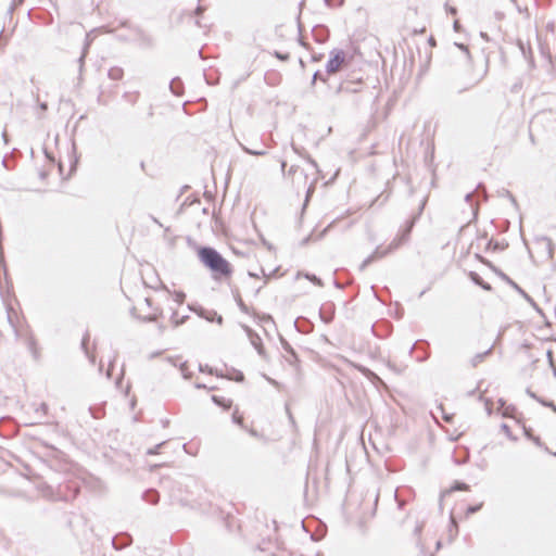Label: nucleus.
<instances>
[{
  "instance_id": "nucleus-1",
  "label": "nucleus",
  "mask_w": 556,
  "mask_h": 556,
  "mask_svg": "<svg viewBox=\"0 0 556 556\" xmlns=\"http://www.w3.org/2000/svg\"><path fill=\"white\" fill-rule=\"evenodd\" d=\"M292 149L296 154L307 161L309 168H301L298 165H292L287 173V177L291 180L292 187L298 191L306 189V198H308L314 192L315 185L319 179V168L315 160L293 143Z\"/></svg>"
},
{
  "instance_id": "nucleus-2",
  "label": "nucleus",
  "mask_w": 556,
  "mask_h": 556,
  "mask_svg": "<svg viewBox=\"0 0 556 556\" xmlns=\"http://www.w3.org/2000/svg\"><path fill=\"white\" fill-rule=\"evenodd\" d=\"M198 255L200 261L213 271L215 277H227L231 274L230 264L216 250L201 248Z\"/></svg>"
},
{
  "instance_id": "nucleus-3",
  "label": "nucleus",
  "mask_w": 556,
  "mask_h": 556,
  "mask_svg": "<svg viewBox=\"0 0 556 556\" xmlns=\"http://www.w3.org/2000/svg\"><path fill=\"white\" fill-rule=\"evenodd\" d=\"M412 225L410 224L404 231L401 236H399L397 238H395L387 248H381V247H377L375 249V251L367 257L363 261L362 265H361V269H364L365 267H367L370 263H372L374 261L376 260H380L384 256H387L389 253L393 252L394 250H396L403 242H405L408 238V235L410 232V229H412Z\"/></svg>"
},
{
  "instance_id": "nucleus-4",
  "label": "nucleus",
  "mask_w": 556,
  "mask_h": 556,
  "mask_svg": "<svg viewBox=\"0 0 556 556\" xmlns=\"http://www.w3.org/2000/svg\"><path fill=\"white\" fill-rule=\"evenodd\" d=\"M345 62V53L342 50H333L331 52V58L327 62L326 71L328 74L337 73L342 64Z\"/></svg>"
},
{
  "instance_id": "nucleus-5",
  "label": "nucleus",
  "mask_w": 556,
  "mask_h": 556,
  "mask_svg": "<svg viewBox=\"0 0 556 556\" xmlns=\"http://www.w3.org/2000/svg\"><path fill=\"white\" fill-rule=\"evenodd\" d=\"M243 329L250 340V343L255 348V350L261 356H264V348L262 344L261 337L248 326H243Z\"/></svg>"
},
{
  "instance_id": "nucleus-6",
  "label": "nucleus",
  "mask_w": 556,
  "mask_h": 556,
  "mask_svg": "<svg viewBox=\"0 0 556 556\" xmlns=\"http://www.w3.org/2000/svg\"><path fill=\"white\" fill-rule=\"evenodd\" d=\"M536 244L542 249L545 256L551 260L554 255V244L549 238L542 237L536 240Z\"/></svg>"
},
{
  "instance_id": "nucleus-7",
  "label": "nucleus",
  "mask_w": 556,
  "mask_h": 556,
  "mask_svg": "<svg viewBox=\"0 0 556 556\" xmlns=\"http://www.w3.org/2000/svg\"><path fill=\"white\" fill-rule=\"evenodd\" d=\"M200 317L206 319L207 321H216L217 324L222 325L223 317L218 315L215 311H206L204 308H192Z\"/></svg>"
},
{
  "instance_id": "nucleus-8",
  "label": "nucleus",
  "mask_w": 556,
  "mask_h": 556,
  "mask_svg": "<svg viewBox=\"0 0 556 556\" xmlns=\"http://www.w3.org/2000/svg\"><path fill=\"white\" fill-rule=\"evenodd\" d=\"M108 76L112 80H121L124 76V71L122 67L114 66L109 70Z\"/></svg>"
},
{
  "instance_id": "nucleus-9",
  "label": "nucleus",
  "mask_w": 556,
  "mask_h": 556,
  "mask_svg": "<svg viewBox=\"0 0 556 556\" xmlns=\"http://www.w3.org/2000/svg\"><path fill=\"white\" fill-rule=\"evenodd\" d=\"M169 88L174 94H176V96L182 94V83L179 78H174L170 81Z\"/></svg>"
},
{
  "instance_id": "nucleus-10",
  "label": "nucleus",
  "mask_w": 556,
  "mask_h": 556,
  "mask_svg": "<svg viewBox=\"0 0 556 556\" xmlns=\"http://www.w3.org/2000/svg\"><path fill=\"white\" fill-rule=\"evenodd\" d=\"M504 278L508 281L509 285H511L520 294H522V296L528 301L530 302L532 305H534L532 299L518 286L516 285L513 280H510L508 277L504 276Z\"/></svg>"
},
{
  "instance_id": "nucleus-11",
  "label": "nucleus",
  "mask_w": 556,
  "mask_h": 556,
  "mask_svg": "<svg viewBox=\"0 0 556 556\" xmlns=\"http://www.w3.org/2000/svg\"><path fill=\"white\" fill-rule=\"evenodd\" d=\"M490 351H491V349H489L484 353L477 354L475 357H472V359H471L472 366H477L479 363H481L483 361L484 356L490 353Z\"/></svg>"
},
{
  "instance_id": "nucleus-12",
  "label": "nucleus",
  "mask_w": 556,
  "mask_h": 556,
  "mask_svg": "<svg viewBox=\"0 0 556 556\" xmlns=\"http://www.w3.org/2000/svg\"><path fill=\"white\" fill-rule=\"evenodd\" d=\"M146 500L152 504H155V503H157L159 496L154 491H149L146 494Z\"/></svg>"
},
{
  "instance_id": "nucleus-13",
  "label": "nucleus",
  "mask_w": 556,
  "mask_h": 556,
  "mask_svg": "<svg viewBox=\"0 0 556 556\" xmlns=\"http://www.w3.org/2000/svg\"><path fill=\"white\" fill-rule=\"evenodd\" d=\"M471 278H472V280H473L476 283H478V285L482 286V288H483V289H485V290H490V286H489V285H484V283L482 282V280L480 279V277H479L477 274L471 273Z\"/></svg>"
},
{
  "instance_id": "nucleus-14",
  "label": "nucleus",
  "mask_w": 556,
  "mask_h": 556,
  "mask_svg": "<svg viewBox=\"0 0 556 556\" xmlns=\"http://www.w3.org/2000/svg\"><path fill=\"white\" fill-rule=\"evenodd\" d=\"M138 97H139V93H138V92H134V93H128V92H126V93L124 94V98H125L128 102H130V103H136V101H137Z\"/></svg>"
},
{
  "instance_id": "nucleus-15",
  "label": "nucleus",
  "mask_w": 556,
  "mask_h": 556,
  "mask_svg": "<svg viewBox=\"0 0 556 556\" xmlns=\"http://www.w3.org/2000/svg\"><path fill=\"white\" fill-rule=\"evenodd\" d=\"M304 276H305V278H306V279H308V280H309V281H312L313 283H315V285H317V286H319V287H321V286H323L321 280H320L318 277H316L315 275L305 274Z\"/></svg>"
},
{
  "instance_id": "nucleus-16",
  "label": "nucleus",
  "mask_w": 556,
  "mask_h": 556,
  "mask_svg": "<svg viewBox=\"0 0 556 556\" xmlns=\"http://www.w3.org/2000/svg\"><path fill=\"white\" fill-rule=\"evenodd\" d=\"M242 149L251 154V155H265L266 154V151L265 150H251V149H248L247 147H242Z\"/></svg>"
},
{
  "instance_id": "nucleus-17",
  "label": "nucleus",
  "mask_w": 556,
  "mask_h": 556,
  "mask_svg": "<svg viewBox=\"0 0 556 556\" xmlns=\"http://www.w3.org/2000/svg\"><path fill=\"white\" fill-rule=\"evenodd\" d=\"M213 401L215 403H217L218 405H222L224 407H229L230 406V401H226L225 399H219L218 396H213Z\"/></svg>"
},
{
  "instance_id": "nucleus-18",
  "label": "nucleus",
  "mask_w": 556,
  "mask_h": 556,
  "mask_svg": "<svg viewBox=\"0 0 556 556\" xmlns=\"http://www.w3.org/2000/svg\"><path fill=\"white\" fill-rule=\"evenodd\" d=\"M27 345H28L29 350L31 351V353L36 356L35 340L33 337L28 338Z\"/></svg>"
},
{
  "instance_id": "nucleus-19",
  "label": "nucleus",
  "mask_w": 556,
  "mask_h": 556,
  "mask_svg": "<svg viewBox=\"0 0 556 556\" xmlns=\"http://www.w3.org/2000/svg\"><path fill=\"white\" fill-rule=\"evenodd\" d=\"M539 402L544 405V406H547V407H551L555 413H556V405L551 402V401H545V400H542L540 399Z\"/></svg>"
},
{
  "instance_id": "nucleus-20",
  "label": "nucleus",
  "mask_w": 556,
  "mask_h": 556,
  "mask_svg": "<svg viewBox=\"0 0 556 556\" xmlns=\"http://www.w3.org/2000/svg\"><path fill=\"white\" fill-rule=\"evenodd\" d=\"M482 507V504L476 505V506H469L467 508V515L477 513Z\"/></svg>"
},
{
  "instance_id": "nucleus-21",
  "label": "nucleus",
  "mask_w": 556,
  "mask_h": 556,
  "mask_svg": "<svg viewBox=\"0 0 556 556\" xmlns=\"http://www.w3.org/2000/svg\"><path fill=\"white\" fill-rule=\"evenodd\" d=\"M185 300V294L182 292H177L175 294V301L178 303V304H181Z\"/></svg>"
},
{
  "instance_id": "nucleus-22",
  "label": "nucleus",
  "mask_w": 556,
  "mask_h": 556,
  "mask_svg": "<svg viewBox=\"0 0 556 556\" xmlns=\"http://www.w3.org/2000/svg\"><path fill=\"white\" fill-rule=\"evenodd\" d=\"M164 445V442L157 444L155 447L148 450V454H156L159 452V448Z\"/></svg>"
},
{
  "instance_id": "nucleus-23",
  "label": "nucleus",
  "mask_w": 556,
  "mask_h": 556,
  "mask_svg": "<svg viewBox=\"0 0 556 556\" xmlns=\"http://www.w3.org/2000/svg\"><path fill=\"white\" fill-rule=\"evenodd\" d=\"M86 53H87V46L85 47L84 52H83V54H81V55H80V58H79L80 68H81V67H83V65H84V59H85V56H86Z\"/></svg>"
},
{
  "instance_id": "nucleus-24",
  "label": "nucleus",
  "mask_w": 556,
  "mask_h": 556,
  "mask_svg": "<svg viewBox=\"0 0 556 556\" xmlns=\"http://www.w3.org/2000/svg\"><path fill=\"white\" fill-rule=\"evenodd\" d=\"M485 410H486L488 415H491L492 407H491V403L489 400L485 401Z\"/></svg>"
},
{
  "instance_id": "nucleus-25",
  "label": "nucleus",
  "mask_w": 556,
  "mask_h": 556,
  "mask_svg": "<svg viewBox=\"0 0 556 556\" xmlns=\"http://www.w3.org/2000/svg\"><path fill=\"white\" fill-rule=\"evenodd\" d=\"M456 490H468V485L465 483H459L455 486Z\"/></svg>"
},
{
  "instance_id": "nucleus-26",
  "label": "nucleus",
  "mask_w": 556,
  "mask_h": 556,
  "mask_svg": "<svg viewBox=\"0 0 556 556\" xmlns=\"http://www.w3.org/2000/svg\"><path fill=\"white\" fill-rule=\"evenodd\" d=\"M421 530H422V525H417V526H416V528H415V530H414V533H415L416 535H419V534H420V532H421Z\"/></svg>"
},
{
  "instance_id": "nucleus-27",
  "label": "nucleus",
  "mask_w": 556,
  "mask_h": 556,
  "mask_svg": "<svg viewBox=\"0 0 556 556\" xmlns=\"http://www.w3.org/2000/svg\"><path fill=\"white\" fill-rule=\"evenodd\" d=\"M527 393L529 394V396H531L532 399H534V400H536L539 402L540 397L535 393H533L530 390H527Z\"/></svg>"
},
{
  "instance_id": "nucleus-28",
  "label": "nucleus",
  "mask_w": 556,
  "mask_h": 556,
  "mask_svg": "<svg viewBox=\"0 0 556 556\" xmlns=\"http://www.w3.org/2000/svg\"><path fill=\"white\" fill-rule=\"evenodd\" d=\"M239 306H240V308H241L243 312H245V311H247V306L243 304V302H242L241 300L239 301Z\"/></svg>"
},
{
  "instance_id": "nucleus-29",
  "label": "nucleus",
  "mask_w": 556,
  "mask_h": 556,
  "mask_svg": "<svg viewBox=\"0 0 556 556\" xmlns=\"http://www.w3.org/2000/svg\"><path fill=\"white\" fill-rule=\"evenodd\" d=\"M277 58L281 59V60H287L288 59V55H283V54H280V53H276Z\"/></svg>"
},
{
  "instance_id": "nucleus-30",
  "label": "nucleus",
  "mask_w": 556,
  "mask_h": 556,
  "mask_svg": "<svg viewBox=\"0 0 556 556\" xmlns=\"http://www.w3.org/2000/svg\"><path fill=\"white\" fill-rule=\"evenodd\" d=\"M471 198H472V193H468L466 194V201L469 203L471 201Z\"/></svg>"
},
{
  "instance_id": "nucleus-31",
  "label": "nucleus",
  "mask_w": 556,
  "mask_h": 556,
  "mask_svg": "<svg viewBox=\"0 0 556 556\" xmlns=\"http://www.w3.org/2000/svg\"><path fill=\"white\" fill-rule=\"evenodd\" d=\"M286 166H287L286 161H282V162H281V170H282L283 173H285Z\"/></svg>"
},
{
  "instance_id": "nucleus-32",
  "label": "nucleus",
  "mask_w": 556,
  "mask_h": 556,
  "mask_svg": "<svg viewBox=\"0 0 556 556\" xmlns=\"http://www.w3.org/2000/svg\"><path fill=\"white\" fill-rule=\"evenodd\" d=\"M368 372V375H370L371 377H374L375 379L379 380V378L377 377V375L372 374L371 371L369 370H366Z\"/></svg>"
},
{
  "instance_id": "nucleus-33",
  "label": "nucleus",
  "mask_w": 556,
  "mask_h": 556,
  "mask_svg": "<svg viewBox=\"0 0 556 556\" xmlns=\"http://www.w3.org/2000/svg\"><path fill=\"white\" fill-rule=\"evenodd\" d=\"M268 381H269L273 386L278 387V382H277V381H275V380H273V379H268Z\"/></svg>"
},
{
  "instance_id": "nucleus-34",
  "label": "nucleus",
  "mask_w": 556,
  "mask_h": 556,
  "mask_svg": "<svg viewBox=\"0 0 556 556\" xmlns=\"http://www.w3.org/2000/svg\"><path fill=\"white\" fill-rule=\"evenodd\" d=\"M237 381H242L243 380V375L242 374H239V376L236 378Z\"/></svg>"
},
{
  "instance_id": "nucleus-35",
  "label": "nucleus",
  "mask_w": 556,
  "mask_h": 556,
  "mask_svg": "<svg viewBox=\"0 0 556 556\" xmlns=\"http://www.w3.org/2000/svg\"><path fill=\"white\" fill-rule=\"evenodd\" d=\"M203 10H204V9H203L202 7H198V8H197V13L199 14V13H201Z\"/></svg>"
},
{
  "instance_id": "nucleus-36",
  "label": "nucleus",
  "mask_w": 556,
  "mask_h": 556,
  "mask_svg": "<svg viewBox=\"0 0 556 556\" xmlns=\"http://www.w3.org/2000/svg\"><path fill=\"white\" fill-rule=\"evenodd\" d=\"M435 546H437V549H440L441 548V541H438Z\"/></svg>"
},
{
  "instance_id": "nucleus-37",
  "label": "nucleus",
  "mask_w": 556,
  "mask_h": 556,
  "mask_svg": "<svg viewBox=\"0 0 556 556\" xmlns=\"http://www.w3.org/2000/svg\"><path fill=\"white\" fill-rule=\"evenodd\" d=\"M263 319L269 321V320H271V317L268 315V316H264Z\"/></svg>"
},
{
  "instance_id": "nucleus-38",
  "label": "nucleus",
  "mask_w": 556,
  "mask_h": 556,
  "mask_svg": "<svg viewBox=\"0 0 556 556\" xmlns=\"http://www.w3.org/2000/svg\"><path fill=\"white\" fill-rule=\"evenodd\" d=\"M418 544L420 545V551H421V553H424V546H422V544L420 543V541H418Z\"/></svg>"
},
{
  "instance_id": "nucleus-39",
  "label": "nucleus",
  "mask_w": 556,
  "mask_h": 556,
  "mask_svg": "<svg viewBox=\"0 0 556 556\" xmlns=\"http://www.w3.org/2000/svg\"><path fill=\"white\" fill-rule=\"evenodd\" d=\"M233 418L237 422H241V418H237L236 416H233Z\"/></svg>"
},
{
  "instance_id": "nucleus-40",
  "label": "nucleus",
  "mask_w": 556,
  "mask_h": 556,
  "mask_svg": "<svg viewBox=\"0 0 556 556\" xmlns=\"http://www.w3.org/2000/svg\"><path fill=\"white\" fill-rule=\"evenodd\" d=\"M454 27H455V29L458 28V22L457 21L454 23Z\"/></svg>"
},
{
  "instance_id": "nucleus-41",
  "label": "nucleus",
  "mask_w": 556,
  "mask_h": 556,
  "mask_svg": "<svg viewBox=\"0 0 556 556\" xmlns=\"http://www.w3.org/2000/svg\"><path fill=\"white\" fill-rule=\"evenodd\" d=\"M503 430H508V427L506 425H503Z\"/></svg>"
},
{
  "instance_id": "nucleus-42",
  "label": "nucleus",
  "mask_w": 556,
  "mask_h": 556,
  "mask_svg": "<svg viewBox=\"0 0 556 556\" xmlns=\"http://www.w3.org/2000/svg\"><path fill=\"white\" fill-rule=\"evenodd\" d=\"M317 76H318V73H315L314 74V81L316 80Z\"/></svg>"
},
{
  "instance_id": "nucleus-43",
  "label": "nucleus",
  "mask_w": 556,
  "mask_h": 556,
  "mask_svg": "<svg viewBox=\"0 0 556 556\" xmlns=\"http://www.w3.org/2000/svg\"><path fill=\"white\" fill-rule=\"evenodd\" d=\"M430 556H434V554H431Z\"/></svg>"
}]
</instances>
